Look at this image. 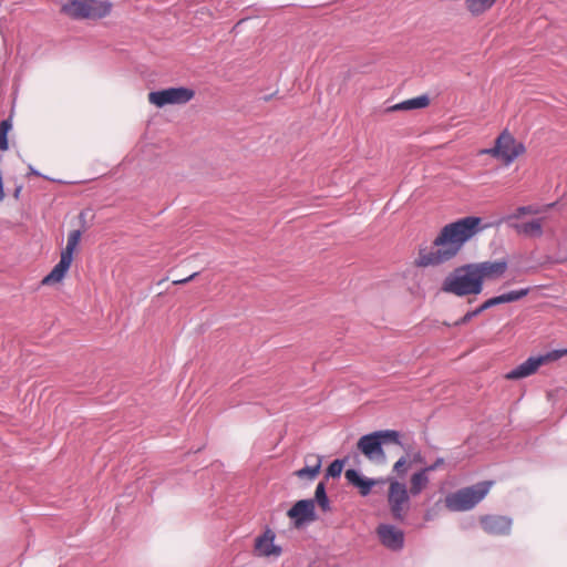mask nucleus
Here are the masks:
<instances>
[{
	"label": "nucleus",
	"instance_id": "nucleus-1",
	"mask_svg": "<svg viewBox=\"0 0 567 567\" xmlns=\"http://www.w3.org/2000/svg\"><path fill=\"white\" fill-rule=\"evenodd\" d=\"M476 216H467L445 225L427 251V266H440L458 255L463 246L481 233L485 226Z\"/></svg>",
	"mask_w": 567,
	"mask_h": 567
},
{
	"label": "nucleus",
	"instance_id": "nucleus-2",
	"mask_svg": "<svg viewBox=\"0 0 567 567\" xmlns=\"http://www.w3.org/2000/svg\"><path fill=\"white\" fill-rule=\"evenodd\" d=\"M441 290L457 297L477 296L483 291L472 264L456 267L442 281Z\"/></svg>",
	"mask_w": 567,
	"mask_h": 567
},
{
	"label": "nucleus",
	"instance_id": "nucleus-3",
	"mask_svg": "<svg viewBox=\"0 0 567 567\" xmlns=\"http://www.w3.org/2000/svg\"><path fill=\"white\" fill-rule=\"evenodd\" d=\"M401 433L395 430H380L361 436L357 443L358 450L369 460L377 457L384 458L382 445L396 444L404 445L401 442Z\"/></svg>",
	"mask_w": 567,
	"mask_h": 567
},
{
	"label": "nucleus",
	"instance_id": "nucleus-4",
	"mask_svg": "<svg viewBox=\"0 0 567 567\" xmlns=\"http://www.w3.org/2000/svg\"><path fill=\"white\" fill-rule=\"evenodd\" d=\"M492 484V482H480L451 493L445 497V506L452 512L470 511L488 494Z\"/></svg>",
	"mask_w": 567,
	"mask_h": 567
},
{
	"label": "nucleus",
	"instance_id": "nucleus-5",
	"mask_svg": "<svg viewBox=\"0 0 567 567\" xmlns=\"http://www.w3.org/2000/svg\"><path fill=\"white\" fill-rule=\"evenodd\" d=\"M112 3L101 0H70L61 12L74 20H99L110 14Z\"/></svg>",
	"mask_w": 567,
	"mask_h": 567
},
{
	"label": "nucleus",
	"instance_id": "nucleus-6",
	"mask_svg": "<svg viewBox=\"0 0 567 567\" xmlns=\"http://www.w3.org/2000/svg\"><path fill=\"white\" fill-rule=\"evenodd\" d=\"M525 151L523 143L518 142L508 131H504L497 136L493 147L481 150L478 154L489 155L501 159L505 165H509Z\"/></svg>",
	"mask_w": 567,
	"mask_h": 567
},
{
	"label": "nucleus",
	"instance_id": "nucleus-7",
	"mask_svg": "<svg viewBox=\"0 0 567 567\" xmlns=\"http://www.w3.org/2000/svg\"><path fill=\"white\" fill-rule=\"evenodd\" d=\"M388 504L392 518L395 522L403 523L410 507L409 491L404 483L391 481L388 493Z\"/></svg>",
	"mask_w": 567,
	"mask_h": 567
},
{
	"label": "nucleus",
	"instance_id": "nucleus-8",
	"mask_svg": "<svg viewBox=\"0 0 567 567\" xmlns=\"http://www.w3.org/2000/svg\"><path fill=\"white\" fill-rule=\"evenodd\" d=\"M567 354V349L554 350L544 355L530 357L518 367L509 371L505 378L507 380H518L534 374L538 368L545 363L556 361Z\"/></svg>",
	"mask_w": 567,
	"mask_h": 567
},
{
	"label": "nucleus",
	"instance_id": "nucleus-9",
	"mask_svg": "<svg viewBox=\"0 0 567 567\" xmlns=\"http://www.w3.org/2000/svg\"><path fill=\"white\" fill-rule=\"evenodd\" d=\"M194 96L193 89L178 86L150 92L148 101L157 107H164L169 104H186Z\"/></svg>",
	"mask_w": 567,
	"mask_h": 567
},
{
	"label": "nucleus",
	"instance_id": "nucleus-10",
	"mask_svg": "<svg viewBox=\"0 0 567 567\" xmlns=\"http://www.w3.org/2000/svg\"><path fill=\"white\" fill-rule=\"evenodd\" d=\"M424 267H425V249L420 248L419 257L415 259L414 266L411 269H408L404 274L408 289L414 296H421L423 293L422 281L425 276Z\"/></svg>",
	"mask_w": 567,
	"mask_h": 567
},
{
	"label": "nucleus",
	"instance_id": "nucleus-11",
	"mask_svg": "<svg viewBox=\"0 0 567 567\" xmlns=\"http://www.w3.org/2000/svg\"><path fill=\"white\" fill-rule=\"evenodd\" d=\"M287 516L293 520L296 528L317 519L315 501L311 498L297 501L287 512Z\"/></svg>",
	"mask_w": 567,
	"mask_h": 567
},
{
	"label": "nucleus",
	"instance_id": "nucleus-12",
	"mask_svg": "<svg viewBox=\"0 0 567 567\" xmlns=\"http://www.w3.org/2000/svg\"><path fill=\"white\" fill-rule=\"evenodd\" d=\"M472 265L478 277L481 286L483 287L485 280H496L501 278L507 270V261L504 259L495 261L472 262Z\"/></svg>",
	"mask_w": 567,
	"mask_h": 567
},
{
	"label": "nucleus",
	"instance_id": "nucleus-13",
	"mask_svg": "<svg viewBox=\"0 0 567 567\" xmlns=\"http://www.w3.org/2000/svg\"><path fill=\"white\" fill-rule=\"evenodd\" d=\"M380 543L390 550L398 551L404 546V533L390 524H380L377 527Z\"/></svg>",
	"mask_w": 567,
	"mask_h": 567
},
{
	"label": "nucleus",
	"instance_id": "nucleus-14",
	"mask_svg": "<svg viewBox=\"0 0 567 567\" xmlns=\"http://www.w3.org/2000/svg\"><path fill=\"white\" fill-rule=\"evenodd\" d=\"M481 526L487 534L507 535L512 528V520L506 516L487 515L481 518Z\"/></svg>",
	"mask_w": 567,
	"mask_h": 567
},
{
	"label": "nucleus",
	"instance_id": "nucleus-15",
	"mask_svg": "<svg viewBox=\"0 0 567 567\" xmlns=\"http://www.w3.org/2000/svg\"><path fill=\"white\" fill-rule=\"evenodd\" d=\"M346 480L348 483L359 489L361 496H368L371 493L372 487L378 483L377 480L368 478L360 474L358 470L348 468L344 472Z\"/></svg>",
	"mask_w": 567,
	"mask_h": 567
},
{
	"label": "nucleus",
	"instance_id": "nucleus-16",
	"mask_svg": "<svg viewBox=\"0 0 567 567\" xmlns=\"http://www.w3.org/2000/svg\"><path fill=\"white\" fill-rule=\"evenodd\" d=\"M73 258L61 254L60 261L53 269L42 279V285L49 286L60 282L66 275Z\"/></svg>",
	"mask_w": 567,
	"mask_h": 567
},
{
	"label": "nucleus",
	"instance_id": "nucleus-17",
	"mask_svg": "<svg viewBox=\"0 0 567 567\" xmlns=\"http://www.w3.org/2000/svg\"><path fill=\"white\" fill-rule=\"evenodd\" d=\"M275 535L268 530L256 539V549L264 556L280 555L281 547L274 544Z\"/></svg>",
	"mask_w": 567,
	"mask_h": 567
},
{
	"label": "nucleus",
	"instance_id": "nucleus-18",
	"mask_svg": "<svg viewBox=\"0 0 567 567\" xmlns=\"http://www.w3.org/2000/svg\"><path fill=\"white\" fill-rule=\"evenodd\" d=\"M518 234L528 237H540L543 235V219H535L515 226Z\"/></svg>",
	"mask_w": 567,
	"mask_h": 567
},
{
	"label": "nucleus",
	"instance_id": "nucleus-19",
	"mask_svg": "<svg viewBox=\"0 0 567 567\" xmlns=\"http://www.w3.org/2000/svg\"><path fill=\"white\" fill-rule=\"evenodd\" d=\"M310 457L315 458L313 464H307L305 467L295 472V475L299 478H308L310 481L315 480L321 470L322 460L319 455H311Z\"/></svg>",
	"mask_w": 567,
	"mask_h": 567
},
{
	"label": "nucleus",
	"instance_id": "nucleus-20",
	"mask_svg": "<svg viewBox=\"0 0 567 567\" xmlns=\"http://www.w3.org/2000/svg\"><path fill=\"white\" fill-rule=\"evenodd\" d=\"M425 107V94H421L414 99H410L398 103L393 106L386 109L388 112L393 111H410L415 109H424Z\"/></svg>",
	"mask_w": 567,
	"mask_h": 567
},
{
	"label": "nucleus",
	"instance_id": "nucleus-21",
	"mask_svg": "<svg viewBox=\"0 0 567 567\" xmlns=\"http://www.w3.org/2000/svg\"><path fill=\"white\" fill-rule=\"evenodd\" d=\"M496 0H465L466 10L473 16H481L489 10Z\"/></svg>",
	"mask_w": 567,
	"mask_h": 567
},
{
	"label": "nucleus",
	"instance_id": "nucleus-22",
	"mask_svg": "<svg viewBox=\"0 0 567 567\" xmlns=\"http://www.w3.org/2000/svg\"><path fill=\"white\" fill-rule=\"evenodd\" d=\"M315 501V505L318 504V506L320 507V509L322 512H330L331 511V506H330V501H329V497L327 495V491H326V482L324 481H321L317 487H316V491H315V498H312Z\"/></svg>",
	"mask_w": 567,
	"mask_h": 567
},
{
	"label": "nucleus",
	"instance_id": "nucleus-23",
	"mask_svg": "<svg viewBox=\"0 0 567 567\" xmlns=\"http://www.w3.org/2000/svg\"><path fill=\"white\" fill-rule=\"evenodd\" d=\"M81 236L82 229L72 230L68 236L66 247L62 250L61 254L73 258L74 250L81 239Z\"/></svg>",
	"mask_w": 567,
	"mask_h": 567
},
{
	"label": "nucleus",
	"instance_id": "nucleus-24",
	"mask_svg": "<svg viewBox=\"0 0 567 567\" xmlns=\"http://www.w3.org/2000/svg\"><path fill=\"white\" fill-rule=\"evenodd\" d=\"M344 462H346L344 460H340V458L332 461L326 470L324 482L328 481L329 478L339 477L342 473Z\"/></svg>",
	"mask_w": 567,
	"mask_h": 567
},
{
	"label": "nucleus",
	"instance_id": "nucleus-25",
	"mask_svg": "<svg viewBox=\"0 0 567 567\" xmlns=\"http://www.w3.org/2000/svg\"><path fill=\"white\" fill-rule=\"evenodd\" d=\"M425 483V467L421 468L411 477L410 493L417 495L422 491V485Z\"/></svg>",
	"mask_w": 567,
	"mask_h": 567
},
{
	"label": "nucleus",
	"instance_id": "nucleus-26",
	"mask_svg": "<svg viewBox=\"0 0 567 567\" xmlns=\"http://www.w3.org/2000/svg\"><path fill=\"white\" fill-rule=\"evenodd\" d=\"M528 292H529V288H524L520 290H514V291L506 292V293H504L505 301L506 302L517 301V300L524 298L525 296H527Z\"/></svg>",
	"mask_w": 567,
	"mask_h": 567
},
{
	"label": "nucleus",
	"instance_id": "nucleus-27",
	"mask_svg": "<svg viewBox=\"0 0 567 567\" xmlns=\"http://www.w3.org/2000/svg\"><path fill=\"white\" fill-rule=\"evenodd\" d=\"M406 463H408V457L406 456H401L394 464L393 466V471L399 475V476H403L408 470L406 467Z\"/></svg>",
	"mask_w": 567,
	"mask_h": 567
},
{
	"label": "nucleus",
	"instance_id": "nucleus-28",
	"mask_svg": "<svg viewBox=\"0 0 567 567\" xmlns=\"http://www.w3.org/2000/svg\"><path fill=\"white\" fill-rule=\"evenodd\" d=\"M538 213H539L538 208H535L533 206H523V207H519L517 209V215L516 216L532 215V214H538Z\"/></svg>",
	"mask_w": 567,
	"mask_h": 567
},
{
	"label": "nucleus",
	"instance_id": "nucleus-29",
	"mask_svg": "<svg viewBox=\"0 0 567 567\" xmlns=\"http://www.w3.org/2000/svg\"><path fill=\"white\" fill-rule=\"evenodd\" d=\"M11 127L12 123L10 118L0 122V133L8 134Z\"/></svg>",
	"mask_w": 567,
	"mask_h": 567
},
{
	"label": "nucleus",
	"instance_id": "nucleus-30",
	"mask_svg": "<svg viewBox=\"0 0 567 567\" xmlns=\"http://www.w3.org/2000/svg\"><path fill=\"white\" fill-rule=\"evenodd\" d=\"M9 148L8 134L0 133V150L7 151Z\"/></svg>",
	"mask_w": 567,
	"mask_h": 567
},
{
	"label": "nucleus",
	"instance_id": "nucleus-31",
	"mask_svg": "<svg viewBox=\"0 0 567 567\" xmlns=\"http://www.w3.org/2000/svg\"><path fill=\"white\" fill-rule=\"evenodd\" d=\"M198 276V272H194L190 276H188L187 278H184V279H179V280H174L173 281V285H184V284H187L189 281H192L195 277Z\"/></svg>",
	"mask_w": 567,
	"mask_h": 567
},
{
	"label": "nucleus",
	"instance_id": "nucleus-32",
	"mask_svg": "<svg viewBox=\"0 0 567 567\" xmlns=\"http://www.w3.org/2000/svg\"><path fill=\"white\" fill-rule=\"evenodd\" d=\"M475 316L472 315V311H468L465 316H463L458 321L455 322L456 326L467 323Z\"/></svg>",
	"mask_w": 567,
	"mask_h": 567
},
{
	"label": "nucleus",
	"instance_id": "nucleus-33",
	"mask_svg": "<svg viewBox=\"0 0 567 567\" xmlns=\"http://www.w3.org/2000/svg\"><path fill=\"white\" fill-rule=\"evenodd\" d=\"M443 464H444V460L443 458H437L436 462L433 465H427L426 471L427 472L434 471V470L439 468Z\"/></svg>",
	"mask_w": 567,
	"mask_h": 567
},
{
	"label": "nucleus",
	"instance_id": "nucleus-34",
	"mask_svg": "<svg viewBox=\"0 0 567 567\" xmlns=\"http://www.w3.org/2000/svg\"><path fill=\"white\" fill-rule=\"evenodd\" d=\"M482 305H483V308H484L485 310H487V309H489V308H492V307L496 306V305H495L494 297H493V298L487 299V300H486V301H484Z\"/></svg>",
	"mask_w": 567,
	"mask_h": 567
},
{
	"label": "nucleus",
	"instance_id": "nucleus-35",
	"mask_svg": "<svg viewBox=\"0 0 567 567\" xmlns=\"http://www.w3.org/2000/svg\"><path fill=\"white\" fill-rule=\"evenodd\" d=\"M79 219L81 221V225H82V228L83 230H85L87 228L86 226V220H85V213L84 212H81L80 215H79Z\"/></svg>",
	"mask_w": 567,
	"mask_h": 567
},
{
	"label": "nucleus",
	"instance_id": "nucleus-36",
	"mask_svg": "<svg viewBox=\"0 0 567 567\" xmlns=\"http://www.w3.org/2000/svg\"><path fill=\"white\" fill-rule=\"evenodd\" d=\"M21 190H22V185H17L14 190H13L14 199L18 200L20 198Z\"/></svg>",
	"mask_w": 567,
	"mask_h": 567
},
{
	"label": "nucleus",
	"instance_id": "nucleus-37",
	"mask_svg": "<svg viewBox=\"0 0 567 567\" xmlns=\"http://www.w3.org/2000/svg\"><path fill=\"white\" fill-rule=\"evenodd\" d=\"M494 300H495V305H496V306H497V305H501V303H506V301H505V297H504V293H503V295H501V296H496V297H494Z\"/></svg>",
	"mask_w": 567,
	"mask_h": 567
},
{
	"label": "nucleus",
	"instance_id": "nucleus-38",
	"mask_svg": "<svg viewBox=\"0 0 567 567\" xmlns=\"http://www.w3.org/2000/svg\"><path fill=\"white\" fill-rule=\"evenodd\" d=\"M483 311H485V309L483 308V305H481L478 308H476L475 310L472 311V315H474L476 317L480 313H482Z\"/></svg>",
	"mask_w": 567,
	"mask_h": 567
},
{
	"label": "nucleus",
	"instance_id": "nucleus-39",
	"mask_svg": "<svg viewBox=\"0 0 567 567\" xmlns=\"http://www.w3.org/2000/svg\"><path fill=\"white\" fill-rule=\"evenodd\" d=\"M28 175L41 176V174L35 168H33L32 166H29Z\"/></svg>",
	"mask_w": 567,
	"mask_h": 567
},
{
	"label": "nucleus",
	"instance_id": "nucleus-40",
	"mask_svg": "<svg viewBox=\"0 0 567 567\" xmlns=\"http://www.w3.org/2000/svg\"><path fill=\"white\" fill-rule=\"evenodd\" d=\"M310 456H311V455H308V456L306 457V462H307L308 464H313V463H315V458H312V457H310Z\"/></svg>",
	"mask_w": 567,
	"mask_h": 567
},
{
	"label": "nucleus",
	"instance_id": "nucleus-41",
	"mask_svg": "<svg viewBox=\"0 0 567 567\" xmlns=\"http://www.w3.org/2000/svg\"><path fill=\"white\" fill-rule=\"evenodd\" d=\"M419 460H421V454L420 453L415 454V456H414V461H419Z\"/></svg>",
	"mask_w": 567,
	"mask_h": 567
}]
</instances>
